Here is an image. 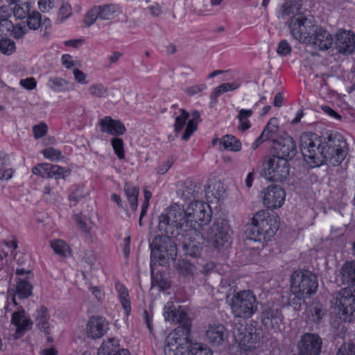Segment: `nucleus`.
Listing matches in <instances>:
<instances>
[{"label":"nucleus","instance_id":"nucleus-1","mask_svg":"<svg viewBox=\"0 0 355 355\" xmlns=\"http://www.w3.org/2000/svg\"><path fill=\"white\" fill-rule=\"evenodd\" d=\"M300 149L306 162L313 167L323 164L338 166L347 155V143L338 133H330L322 142L315 134L304 133L300 137Z\"/></svg>","mask_w":355,"mask_h":355},{"label":"nucleus","instance_id":"nucleus-2","mask_svg":"<svg viewBox=\"0 0 355 355\" xmlns=\"http://www.w3.org/2000/svg\"><path fill=\"white\" fill-rule=\"evenodd\" d=\"M211 219V209L206 202L195 200L186 209L174 203L160 215L159 228L167 234L178 235L179 230H199Z\"/></svg>","mask_w":355,"mask_h":355},{"label":"nucleus","instance_id":"nucleus-3","mask_svg":"<svg viewBox=\"0 0 355 355\" xmlns=\"http://www.w3.org/2000/svg\"><path fill=\"white\" fill-rule=\"evenodd\" d=\"M164 316L166 321L179 324L166 338L165 355H192L193 346L189 342L191 320L187 314L177 310L172 303L164 307Z\"/></svg>","mask_w":355,"mask_h":355},{"label":"nucleus","instance_id":"nucleus-4","mask_svg":"<svg viewBox=\"0 0 355 355\" xmlns=\"http://www.w3.org/2000/svg\"><path fill=\"white\" fill-rule=\"evenodd\" d=\"M162 235L156 236L149 246L150 249V266L158 264L168 267L171 263H174L177 255L178 248L176 243L173 241L171 234L162 231L158 227Z\"/></svg>","mask_w":355,"mask_h":355},{"label":"nucleus","instance_id":"nucleus-5","mask_svg":"<svg viewBox=\"0 0 355 355\" xmlns=\"http://www.w3.org/2000/svg\"><path fill=\"white\" fill-rule=\"evenodd\" d=\"M259 302L250 290H243L234 293L230 306L235 318L248 319L258 310Z\"/></svg>","mask_w":355,"mask_h":355},{"label":"nucleus","instance_id":"nucleus-6","mask_svg":"<svg viewBox=\"0 0 355 355\" xmlns=\"http://www.w3.org/2000/svg\"><path fill=\"white\" fill-rule=\"evenodd\" d=\"M318 286L317 277L306 270L295 271L291 276V291L298 297H310Z\"/></svg>","mask_w":355,"mask_h":355},{"label":"nucleus","instance_id":"nucleus-7","mask_svg":"<svg viewBox=\"0 0 355 355\" xmlns=\"http://www.w3.org/2000/svg\"><path fill=\"white\" fill-rule=\"evenodd\" d=\"M317 26L311 15H299L293 16L289 24L293 37L301 43L307 44L317 31Z\"/></svg>","mask_w":355,"mask_h":355},{"label":"nucleus","instance_id":"nucleus-8","mask_svg":"<svg viewBox=\"0 0 355 355\" xmlns=\"http://www.w3.org/2000/svg\"><path fill=\"white\" fill-rule=\"evenodd\" d=\"M336 311L344 322H352L355 318V291L351 288H343L337 295Z\"/></svg>","mask_w":355,"mask_h":355},{"label":"nucleus","instance_id":"nucleus-9","mask_svg":"<svg viewBox=\"0 0 355 355\" xmlns=\"http://www.w3.org/2000/svg\"><path fill=\"white\" fill-rule=\"evenodd\" d=\"M261 174L272 182H282L289 175L290 167L288 161L278 157H272L263 165Z\"/></svg>","mask_w":355,"mask_h":355},{"label":"nucleus","instance_id":"nucleus-10","mask_svg":"<svg viewBox=\"0 0 355 355\" xmlns=\"http://www.w3.org/2000/svg\"><path fill=\"white\" fill-rule=\"evenodd\" d=\"M178 235H171L182 241V248L186 254L196 257L202 251L201 241L202 235L199 230H179Z\"/></svg>","mask_w":355,"mask_h":355},{"label":"nucleus","instance_id":"nucleus-11","mask_svg":"<svg viewBox=\"0 0 355 355\" xmlns=\"http://www.w3.org/2000/svg\"><path fill=\"white\" fill-rule=\"evenodd\" d=\"M229 225L223 219H218L208 228L207 239L210 245L217 250L228 242Z\"/></svg>","mask_w":355,"mask_h":355},{"label":"nucleus","instance_id":"nucleus-12","mask_svg":"<svg viewBox=\"0 0 355 355\" xmlns=\"http://www.w3.org/2000/svg\"><path fill=\"white\" fill-rule=\"evenodd\" d=\"M322 340L317 334L305 333L297 343V355H320Z\"/></svg>","mask_w":355,"mask_h":355},{"label":"nucleus","instance_id":"nucleus-13","mask_svg":"<svg viewBox=\"0 0 355 355\" xmlns=\"http://www.w3.org/2000/svg\"><path fill=\"white\" fill-rule=\"evenodd\" d=\"M34 175L40 176L43 178H58L65 179V176L71 173V170L68 168H64L58 165L41 163L37 164L32 168Z\"/></svg>","mask_w":355,"mask_h":355},{"label":"nucleus","instance_id":"nucleus-14","mask_svg":"<svg viewBox=\"0 0 355 355\" xmlns=\"http://www.w3.org/2000/svg\"><path fill=\"white\" fill-rule=\"evenodd\" d=\"M261 193L263 204L270 209L281 207L286 197L285 191L278 185L269 186Z\"/></svg>","mask_w":355,"mask_h":355},{"label":"nucleus","instance_id":"nucleus-15","mask_svg":"<svg viewBox=\"0 0 355 355\" xmlns=\"http://www.w3.org/2000/svg\"><path fill=\"white\" fill-rule=\"evenodd\" d=\"M273 149L276 154L273 155V157H278L286 161L292 159L297 153L295 141L291 137L287 135L284 137H281L279 140H277V141H275Z\"/></svg>","mask_w":355,"mask_h":355},{"label":"nucleus","instance_id":"nucleus-16","mask_svg":"<svg viewBox=\"0 0 355 355\" xmlns=\"http://www.w3.org/2000/svg\"><path fill=\"white\" fill-rule=\"evenodd\" d=\"M311 41L307 44L311 45L316 50H328L333 44L334 39L328 31L321 26H318L314 35L311 37Z\"/></svg>","mask_w":355,"mask_h":355},{"label":"nucleus","instance_id":"nucleus-17","mask_svg":"<svg viewBox=\"0 0 355 355\" xmlns=\"http://www.w3.org/2000/svg\"><path fill=\"white\" fill-rule=\"evenodd\" d=\"M233 334L235 340L245 350L253 347L259 340V336L257 334L248 331L242 326L234 328Z\"/></svg>","mask_w":355,"mask_h":355},{"label":"nucleus","instance_id":"nucleus-18","mask_svg":"<svg viewBox=\"0 0 355 355\" xmlns=\"http://www.w3.org/2000/svg\"><path fill=\"white\" fill-rule=\"evenodd\" d=\"M98 125L102 132L109 134L114 137H118L126 131L125 126L121 121L114 119L110 116L101 119Z\"/></svg>","mask_w":355,"mask_h":355},{"label":"nucleus","instance_id":"nucleus-19","mask_svg":"<svg viewBox=\"0 0 355 355\" xmlns=\"http://www.w3.org/2000/svg\"><path fill=\"white\" fill-rule=\"evenodd\" d=\"M355 35L351 31H340L336 35L335 46L338 52L348 54L354 51Z\"/></svg>","mask_w":355,"mask_h":355},{"label":"nucleus","instance_id":"nucleus-20","mask_svg":"<svg viewBox=\"0 0 355 355\" xmlns=\"http://www.w3.org/2000/svg\"><path fill=\"white\" fill-rule=\"evenodd\" d=\"M108 329V322L99 316H92L87 324V336L93 339L102 337Z\"/></svg>","mask_w":355,"mask_h":355},{"label":"nucleus","instance_id":"nucleus-21","mask_svg":"<svg viewBox=\"0 0 355 355\" xmlns=\"http://www.w3.org/2000/svg\"><path fill=\"white\" fill-rule=\"evenodd\" d=\"M200 187L191 180L177 184V195L183 200H191L198 196Z\"/></svg>","mask_w":355,"mask_h":355},{"label":"nucleus","instance_id":"nucleus-22","mask_svg":"<svg viewBox=\"0 0 355 355\" xmlns=\"http://www.w3.org/2000/svg\"><path fill=\"white\" fill-rule=\"evenodd\" d=\"M207 340L214 346L221 345L228 337V334L224 325L214 324L209 327L206 331Z\"/></svg>","mask_w":355,"mask_h":355},{"label":"nucleus","instance_id":"nucleus-23","mask_svg":"<svg viewBox=\"0 0 355 355\" xmlns=\"http://www.w3.org/2000/svg\"><path fill=\"white\" fill-rule=\"evenodd\" d=\"M207 199L211 202H218L225 193L223 183L220 180H211L205 189Z\"/></svg>","mask_w":355,"mask_h":355},{"label":"nucleus","instance_id":"nucleus-24","mask_svg":"<svg viewBox=\"0 0 355 355\" xmlns=\"http://www.w3.org/2000/svg\"><path fill=\"white\" fill-rule=\"evenodd\" d=\"M252 222L265 226L270 229L272 232H276L279 228L276 217L269 216L268 212L266 210L257 211L252 218Z\"/></svg>","mask_w":355,"mask_h":355},{"label":"nucleus","instance_id":"nucleus-25","mask_svg":"<svg viewBox=\"0 0 355 355\" xmlns=\"http://www.w3.org/2000/svg\"><path fill=\"white\" fill-rule=\"evenodd\" d=\"M282 316L278 309L268 308L263 312L262 322L268 327L276 329L282 322Z\"/></svg>","mask_w":355,"mask_h":355},{"label":"nucleus","instance_id":"nucleus-26","mask_svg":"<svg viewBox=\"0 0 355 355\" xmlns=\"http://www.w3.org/2000/svg\"><path fill=\"white\" fill-rule=\"evenodd\" d=\"M275 232H272L270 229L257 224L255 223H251L247 225L245 233L247 236L250 240L259 241L261 240V237L265 238V235L271 236L275 234Z\"/></svg>","mask_w":355,"mask_h":355},{"label":"nucleus","instance_id":"nucleus-27","mask_svg":"<svg viewBox=\"0 0 355 355\" xmlns=\"http://www.w3.org/2000/svg\"><path fill=\"white\" fill-rule=\"evenodd\" d=\"M343 284L355 286V261L345 263L340 269Z\"/></svg>","mask_w":355,"mask_h":355},{"label":"nucleus","instance_id":"nucleus-28","mask_svg":"<svg viewBox=\"0 0 355 355\" xmlns=\"http://www.w3.org/2000/svg\"><path fill=\"white\" fill-rule=\"evenodd\" d=\"M11 322L17 327V331L27 330L33 324L32 321L25 317V311L23 309L12 313Z\"/></svg>","mask_w":355,"mask_h":355},{"label":"nucleus","instance_id":"nucleus-29","mask_svg":"<svg viewBox=\"0 0 355 355\" xmlns=\"http://www.w3.org/2000/svg\"><path fill=\"white\" fill-rule=\"evenodd\" d=\"M49 315L48 309L44 306H41L37 310V317L35 319L36 324L38 328L44 332L48 334V329L49 328Z\"/></svg>","mask_w":355,"mask_h":355},{"label":"nucleus","instance_id":"nucleus-30","mask_svg":"<svg viewBox=\"0 0 355 355\" xmlns=\"http://www.w3.org/2000/svg\"><path fill=\"white\" fill-rule=\"evenodd\" d=\"M240 87V84L236 82L231 83H223L216 87L211 94V104L214 105L217 102V98L223 93L229 91L236 90Z\"/></svg>","mask_w":355,"mask_h":355},{"label":"nucleus","instance_id":"nucleus-31","mask_svg":"<svg viewBox=\"0 0 355 355\" xmlns=\"http://www.w3.org/2000/svg\"><path fill=\"white\" fill-rule=\"evenodd\" d=\"M116 288L118 292L120 302L123 306L125 314L128 315L131 311V305L128 291L123 284L119 283L116 284Z\"/></svg>","mask_w":355,"mask_h":355},{"label":"nucleus","instance_id":"nucleus-32","mask_svg":"<svg viewBox=\"0 0 355 355\" xmlns=\"http://www.w3.org/2000/svg\"><path fill=\"white\" fill-rule=\"evenodd\" d=\"M33 286L26 279L17 281L16 293L19 298L26 299L32 295Z\"/></svg>","mask_w":355,"mask_h":355},{"label":"nucleus","instance_id":"nucleus-33","mask_svg":"<svg viewBox=\"0 0 355 355\" xmlns=\"http://www.w3.org/2000/svg\"><path fill=\"white\" fill-rule=\"evenodd\" d=\"M275 119H272L267 125L265 127L262 133L259 136V140H263V141L271 140L273 142V145H275V141L279 140L277 139V132L278 130V127L274 124H272V121Z\"/></svg>","mask_w":355,"mask_h":355},{"label":"nucleus","instance_id":"nucleus-34","mask_svg":"<svg viewBox=\"0 0 355 355\" xmlns=\"http://www.w3.org/2000/svg\"><path fill=\"white\" fill-rule=\"evenodd\" d=\"M124 190L132 210L135 211L138 205L137 199L139 193V188L126 182L125 184Z\"/></svg>","mask_w":355,"mask_h":355},{"label":"nucleus","instance_id":"nucleus-35","mask_svg":"<svg viewBox=\"0 0 355 355\" xmlns=\"http://www.w3.org/2000/svg\"><path fill=\"white\" fill-rule=\"evenodd\" d=\"M118 340L114 338H108L103 341L101 347L98 349V355H113L119 349Z\"/></svg>","mask_w":355,"mask_h":355},{"label":"nucleus","instance_id":"nucleus-36","mask_svg":"<svg viewBox=\"0 0 355 355\" xmlns=\"http://www.w3.org/2000/svg\"><path fill=\"white\" fill-rule=\"evenodd\" d=\"M14 15L17 19H24L31 13V3L28 0H19L13 10Z\"/></svg>","mask_w":355,"mask_h":355},{"label":"nucleus","instance_id":"nucleus-37","mask_svg":"<svg viewBox=\"0 0 355 355\" xmlns=\"http://www.w3.org/2000/svg\"><path fill=\"white\" fill-rule=\"evenodd\" d=\"M150 267L152 273V286H157L162 291L168 289L171 286L168 279L162 273H155L154 266H150Z\"/></svg>","mask_w":355,"mask_h":355},{"label":"nucleus","instance_id":"nucleus-38","mask_svg":"<svg viewBox=\"0 0 355 355\" xmlns=\"http://www.w3.org/2000/svg\"><path fill=\"white\" fill-rule=\"evenodd\" d=\"M51 246L55 253L60 257H68L71 254L69 246L61 239H55L51 241Z\"/></svg>","mask_w":355,"mask_h":355},{"label":"nucleus","instance_id":"nucleus-39","mask_svg":"<svg viewBox=\"0 0 355 355\" xmlns=\"http://www.w3.org/2000/svg\"><path fill=\"white\" fill-rule=\"evenodd\" d=\"M225 149L232 151H239L241 148L240 141L235 137L230 135H225L220 141Z\"/></svg>","mask_w":355,"mask_h":355},{"label":"nucleus","instance_id":"nucleus-40","mask_svg":"<svg viewBox=\"0 0 355 355\" xmlns=\"http://www.w3.org/2000/svg\"><path fill=\"white\" fill-rule=\"evenodd\" d=\"M191 116L193 117L188 121L185 130L182 136V140H187L191 135L197 130L198 123L195 121V119H198L200 117V112L195 110L191 112Z\"/></svg>","mask_w":355,"mask_h":355},{"label":"nucleus","instance_id":"nucleus-41","mask_svg":"<svg viewBox=\"0 0 355 355\" xmlns=\"http://www.w3.org/2000/svg\"><path fill=\"white\" fill-rule=\"evenodd\" d=\"M99 11V18L103 20H110L114 18V14L118 11V8L114 4H106L97 6Z\"/></svg>","mask_w":355,"mask_h":355},{"label":"nucleus","instance_id":"nucleus-42","mask_svg":"<svg viewBox=\"0 0 355 355\" xmlns=\"http://www.w3.org/2000/svg\"><path fill=\"white\" fill-rule=\"evenodd\" d=\"M88 91L92 96L98 98H106L109 94L108 88L101 83L92 85Z\"/></svg>","mask_w":355,"mask_h":355},{"label":"nucleus","instance_id":"nucleus-43","mask_svg":"<svg viewBox=\"0 0 355 355\" xmlns=\"http://www.w3.org/2000/svg\"><path fill=\"white\" fill-rule=\"evenodd\" d=\"M300 8V4L295 1H288L284 3L282 7L281 14L282 17H288L290 15H294V16L300 15L298 13Z\"/></svg>","mask_w":355,"mask_h":355},{"label":"nucleus","instance_id":"nucleus-44","mask_svg":"<svg viewBox=\"0 0 355 355\" xmlns=\"http://www.w3.org/2000/svg\"><path fill=\"white\" fill-rule=\"evenodd\" d=\"M189 117V113L184 109L180 110V114L175 117L174 124V129L176 132L182 130V128L185 125L187 120Z\"/></svg>","mask_w":355,"mask_h":355},{"label":"nucleus","instance_id":"nucleus-45","mask_svg":"<svg viewBox=\"0 0 355 355\" xmlns=\"http://www.w3.org/2000/svg\"><path fill=\"white\" fill-rule=\"evenodd\" d=\"M82 260L85 264V268L91 270L96 261V255L94 250L92 249L86 250L84 252Z\"/></svg>","mask_w":355,"mask_h":355},{"label":"nucleus","instance_id":"nucleus-46","mask_svg":"<svg viewBox=\"0 0 355 355\" xmlns=\"http://www.w3.org/2000/svg\"><path fill=\"white\" fill-rule=\"evenodd\" d=\"M111 144L114 150L115 154L119 159H123L125 158L123 141L122 139L118 137H113L111 139Z\"/></svg>","mask_w":355,"mask_h":355},{"label":"nucleus","instance_id":"nucleus-47","mask_svg":"<svg viewBox=\"0 0 355 355\" xmlns=\"http://www.w3.org/2000/svg\"><path fill=\"white\" fill-rule=\"evenodd\" d=\"M41 15L33 11L27 17V26L30 29L36 30L41 26Z\"/></svg>","mask_w":355,"mask_h":355},{"label":"nucleus","instance_id":"nucleus-48","mask_svg":"<svg viewBox=\"0 0 355 355\" xmlns=\"http://www.w3.org/2000/svg\"><path fill=\"white\" fill-rule=\"evenodd\" d=\"M15 44L10 39L0 40V51L6 55H11L15 51Z\"/></svg>","mask_w":355,"mask_h":355},{"label":"nucleus","instance_id":"nucleus-49","mask_svg":"<svg viewBox=\"0 0 355 355\" xmlns=\"http://www.w3.org/2000/svg\"><path fill=\"white\" fill-rule=\"evenodd\" d=\"M309 313V320L315 323L320 322L323 316L322 308L318 305L310 306Z\"/></svg>","mask_w":355,"mask_h":355},{"label":"nucleus","instance_id":"nucleus-50","mask_svg":"<svg viewBox=\"0 0 355 355\" xmlns=\"http://www.w3.org/2000/svg\"><path fill=\"white\" fill-rule=\"evenodd\" d=\"M99 11L97 6L91 8L86 14L84 19V23L87 26H89L94 24L97 18H99Z\"/></svg>","mask_w":355,"mask_h":355},{"label":"nucleus","instance_id":"nucleus-51","mask_svg":"<svg viewBox=\"0 0 355 355\" xmlns=\"http://www.w3.org/2000/svg\"><path fill=\"white\" fill-rule=\"evenodd\" d=\"M176 268L182 275L187 276L193 273L194 266L186 260H180Z\"/></svg>","mask_w":355,"mask_h":355},{"label":"nucleus","instance_id":"nucleus-52","mask_svg":"<svg viewBox=\"0 0 355 355\" xmlns=\"http://www.w3.org/2000/svg\"><path fill=\"white\" fill-rule=\"evenodd\" d=\"M42 153L44 157L51 161H58L63 158L60 150L49 147L42 150Z\"/></svg>","mask_w":355,"mask_h":355},{"label":"nucleus","instance_id":"nucleus-53","mask_svg":"<svg viewBox=\"0 0 355 355\" xmlns=\"http://www.w3.org/2000/svg\"><path fill=\"white\" fill-rule=\"evenodd\" d=\"M14 30V24L8 19H1L0 20V35L7 36L12 34Z\"/></svg>","mask_w":355,"mask_h":355},{"label":"nucleus","instance_id":"nucleus-54","mask_svg":"<svg viewBox=\"0 0 355 355\" xmlns=\"http://www.w3.org/2000/svg\"><path fill=\"white\" fill-rule=\"evenodd\" d=\"M48 131V126L44 122H40L37 125L33 126V132L34 137L37 139L45 136Z\"/></svg>","mask_w":355,"mask_h":355},{"label":"nucleus","instance_id":"nucleus-55","mask_svg":"<svg viewBox=\"0 0 355 355\" xmlns=\"http://www.w3.org/2000/svg\"><path fill=\"white\" fill-rule=\"evenodd\" d=\"M336 355H355V345L352 343L343 344L338 349Z\"/></svg>","mask_w":355,"mask_h":355},{"label":"nucleus","instance_id":"nucleus-56","mask_svg":"<svg viewBox=\"0 0 355 355\" xmlns=\"http://www.w3.org/2000/svg\"><path fill=\"white\" fill-rule=\"evenodd\" d=\"M146 3L150 4L148 6V9L153 17H159L162 13L161 6L157 2H151L150 0H146Z\"/></svg>","mask_w":355,"mask_h":355},{"label":"nucleus","instance_id":"nucleus-57","mask_svg":"<svg viewBox=\"0 0 355 355\" xmlns=\"http://www.w3.org/2000/svg\"><path fill=\"white\" fill-rule=\"evenodd\" d=\"M277 52L281 55H286L291 53V47L286 40H282L279 44Z\"/></svg>","mask_w":355,"mask_h":355},{"label":"nucleus","instance_id":"nucleus-58","mask_svg":"<svg viewBox=\"0 0 355 355\" xmlns=\"http://www.w3.org/2000/svg\"><path fill=\"white\" fill-rule=\"evenodd\" d=\"M205 88H206V85L205 84L193 85V86L187 88L185 89V93L188 96H194V95L202 92L204 89H205Z\"/></svg>","mask_w":355,"mask_h":355},{"label":"nucleus","instance_id":"nucleus-59","mask_svg":"<svg viewBox=\"0 0 355 355\" xmlns=\"http://www.w3.org/2000/svg\"><path fill=\"white\" fill-rule=\"evenodd\" d=\"M19 84L25 89L31 90L36 87L37 82L34 78H28L26 79H21Z\"/></svg>","mask_w":355,"mask_h":355},{"label":"nucleus","instance_id":"nucleus-60","mask_svg":"<svg viewBox=\"0 0 355 355\" xmlns=\"http://www.w3.org/2000/svg\"><path fill=\"white\" fill-rule=\"evenodd\" d=\"M192 355H213V352L209 348L196 345L193 346Z\"/></svg>","mask_w":355,"mask_h":355},{"label":"nucleus","instance_id":"nucleus-61","mask_svg":"<svg viewBox=\"0 0 355 355\" xmlns=\"http://www.w3.org/2000/svg\"><path fill=\"white\" fill-rule=\"evenodd\" d=\"M291 299V304L293 306V309L295 311H300L302 309V306L305 304L304 299L306 297H298L297 296H295Z\"/></svg>","mask_w":355,"mask_h":355},{"label":"nucleus","instance_id":"nucleus-62","mask_svg":"<svg viewBox=\"0 0 355 355\" xmlns=\"http://www.w3.org/2000/svg\"><path fill=\"white\" fill-rule=\"evenodd\" d=\"M53 0H40L38 2L39 8L42 12H46L53 8Z\"/></svg>","mask_w":355,"mask_h":355},{"label":"nucleus","instance_id":"nucleus-63","mask_svg":"<svg viewBox=\"0 0 355 355\" xmlns=\"http://www.w3.org/2000/svg\"><path fill=\"white\" fill-rule=\"evenodd\" d=\"M74 218L76 222L79 225L80 229L83 232H84L86 234H90L91 227H87V223L82 219V218L80 216L76 215Z\"/></svg>","mask_w":355,"mask_h":355},{"label":"nucleus","instance_id":"nucleus-64","mask_svg":"<svg viewBox=\"0 0 355 355\" xmlns=\"http://www.w3.org/2000/svg\"><path fill=\"white\" fill-rule=\"evenodd\" d=\"M85 195L81 191L80 188H77L76 191H74L69 196V200H73L75 202V205L83 198H84Z\"/></svg>","mask_w":355,"mask_h":355}]
</instances>
